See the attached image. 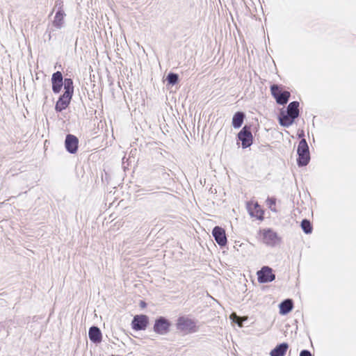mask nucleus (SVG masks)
Returning <instances> with one entry per match:
<instances>
[{
	"instance_id": "423d86ee",
	"label": "nucleus",
	"mask_w": 356,
	"mask_h": 356,
	"mask_svg": "<svg viewBox=\"0 0 356 356\" xmlns=\"http://www.w3.org/2000/svg\"><path fill=\"white\" fill-rule=\"evenodd\" d=\"M258 282L259 283H266L275 280V275L273 273L272 268L268 266H264L257 273Z\"/></svg>"
},
{
	"instance_id": "2eb2a0df",
	"label": "nucleus",
	"mask_w": 356,
	"mask_h": 356,
	"mask_svg": "<svg viewBox=\"0 0 356 356\" xmlns=\"http://www.w3.org/2000/svg\"><path fill=\"white\" fill-rule=\"evenodd\" d=\"M90 339L96 343H100L102 340V334L100 330L95 326L91 327L88 332Z\"/></svg>"
},
{
	"instance_id": "f8f14e48",
	"label": "nucleus",
	"mask_w": 356,
	"mask_h": 356,
	"mask_svg": "<svg viewBox=\"0 0 356 356\" xmlns=\"http://www.w3.org/2000/svg\"><path fill=\"white\" fill-rule=\"evenodd\" d=\"M65 145L70 153L74 154L78 149L79 139L74 135L68 134L65 138Z\"/></svg>"
},
{
	"instance_id": "393cba45",
	"label": "nucleus",
	"mask_w": 356,
	"mask_h": 356,
	"mask_svg": "<svg viewBox=\"0 0 356 356\" xmlns=\"http://www.w3.org/2000/svg\"><path fill=\"white\" fill-rule=\"evenodd\" d=\"M300 356H312V355L309 351L304 350L300 352Z\"/></svg>"
},
{
	"instance_id": "f03ea898",
	"label": "nucleus",
	"mask_w": 356,
	"mask_h": 356,
	"mask_svg": "<svg viewBox=\"0 0 356 356\" xmlns=\"http://www.w3.org/2000/svg\"><path fill=\"white\" fill-rule=\"evenodd\" d=\"M258 234L261 241L269 246H275L280 241V238L272 229H259Z\"/></svg>"
},
{
	"instance_id": "5701e85b",
	"label": "nucleus",
	"mask_w": 356,
	"mask_h": 356,
	"mask_svg": "<svg viewBox=\"0 0 356 356\" xmlns=\"http://www.w3.org/2000/svg\"><path fill=\"white\" fill-rule=\"evenodd\" d=\"M230 318L232 319L233 321L237 323L240 327L242 326V321H241V318L238 316L235 313L231 314Z\"/></svg>"
},
{
	"instance_id": "7ed1b4c3",
	"label": "nucleus",
	"mask_w": 356,
	"mask_h": 356,
	"mask_svg": "<svg viewBox=\"0 0 356 356\" xmlns=\"http://www.w3.org/2000/svg\"><path fill=\"white\" fill-rule=\"evenodd\" d=\"M298 163L300 166H304L307 165L310 160V155L309 152V147L307 143L305 138H302L299 142L298 146Z\"/></svg>"
},
{
	"instance_id": "412c9836",
	"label": "nucleus",
	"mask_w": 356,
	"mask_h": 356,
	"mask_svg": "<svg viewBox=\"0 0 356 356\" xmlns=\"http://www.w3.org/2000/svg\"><path fill=\"white\" fill-rule=\"evenodd\" d=\"M301 227L306 234H311L313 229L311 222L307 219L302 221Z\"/></svg>"
},
{
	"instance_id": "4be33fe9",
	"label": "nucleus",
	"mask_w": 356,
	"mask_h": 356,
	"mask_svg": "<svg viewBox=\"0 0 356 356\" xmlns=\"http://www.w3.org/2000/svg\"><path fill=\"white\" fill-rule=\"evenodd\" d=\"M167 80L171 84H175L178 81V76L176 74L170 73L168 75Z\"/></svg>"
},
{
	"instance_id": "f257e3e1",
	"label": "nucleus",
	"mask_w": 356,
	"mask_h": 356,
	"mask_svg": "<svg viewBox=\"0 0 356 356\" xmlns=\"http://www.w3.org/2000/svg\"><path fill=\"white\" fill-rule=\"evenodd\" d=\"M299 103L291 102L287 107V114L280 117V124L284 127L291 126L299 115Z\"/></svg>"
},
{
	"instance_id": "a878e982",
	"label": "nucleus",
	"mask_w": 356,
	"mask_h": 356,
	"mask_svg": "<svg viewBox=\"0 0 356 356\" xmlns=\"http://www.w3.org/2000/svg\"><path fill=\"white\" fill-rule=\"evenodd\" d=\"M140 304H141V306H142L143 307H145V305H146V304H145V302H141V303H140Z\"/></svg>"
},
{
	"instance_id": "f3484780",
	"label": "nucleus",
	"mask_w": 356,
	"mask_h": 356,
	"mask_svg": "<svg viewBox=\"0 0 356 356\" xmlns=\"http://www.w3.org/2000/svg\"><path fill=\"white\" fill-rule=\"evenodd\" d=\"M64 17L65 13L64 11L61 9L58 10L55 15L54 21H53V25L56 28H60L64 22Z\"/></svg>"
},
{
	"instance_id": "1a4fd4ad",
	"label": "nucleus",
	"mask_w": 356,
	"mask_h": 356,
	"mask_svg": "<svg viewBox=\"0 0 356 356\" xmlns=\"http://www.w3.org/2000/svg\"><path fill=\"white\" fill-rule=\"evenodd\" d=\"M170 323L163 317H160L155 321L154 331L159 334H165L169 332Z\"/></svg>"
},
{
	"instance_id": "20e7f679",
	"label": "nucleus",
	"mask_w": 356,
	"mask_h": 356,
	"mask_svg": "<svg viewBox=\"0 0 356 356\" xmlns=\"http://www.w3.org/2000/svg\"><path fill=\"white\" fill-rule=\"evenodd\" d=\"M177 328L186 333H191L197 331V327L193 320L181 316L177 319Z\"/></svg>"
},
{
	"instance_id": "0eeeda50",
	"label": "nucleus",
	"mask_w": 356,
	"mask_h": 356,
	"mask_svg": "<svg viewBox=\"0 0 356 356\" xmlns=\"http://www.w3.org/2000/svg\"><path fill=\"white\" fill-rule=\"evenodd\" d=\"M238 138L242 143L243 148H247L252 144L253 136L250 127L245 126L238 134Z\"/></svg>"
},
{
	"instance_id": "4468645a",
	"label": "nucleus",
	"mask_w": 356,
	"mask_h": 356,
	"mask_svg": "<svg viewBox=\"0 0 356 356\" xmlns=\"http://www.w3.org/2000/svg\"><path fill=\"white\" fill-rule=\"evenodd\" d=\"M72 96L70 95L63 93L58 99L56 103L55 110L57 112H61L66 109L71 102Z\"/></svg>"
},
{
	"instance_id": "ddd939ff",
	"label": "nucleus",
	"mask_w": 356,
	"mask_h": 356,
	"mask_svg": "<svg viewBox=\"0 0 356 356\" xmlns=\"http://www.w3.org/2000/svg\"><path fill=\"white\" fill-rule=\"evenodd\" d=\"M52 90L54 93H59L63 85L62 73L59 71L54 72L51 76Z\"/></svg>"
},
{
	"instance_id": "6e6552de",
	"label": "nucleus",
	"mask_w": 356,
	"mask_h": 356,
	"mask_svg": "<svg viewBox=\"0 0 356 356\" xmlns=\"http://www.w3.org/2000/svg\"><path fill=\"white\" fill-rule=\"evenodd\" d=\"M247 209L252 217H254L259 220L264 219V212L261 207L257 202L251 201L248 202Z\"/></svg>"
},
{
	"instance_id": "dca6fc26",
	"label": "nucleus",
	"mask_w": 356,
	"mask_h": 356,
	"mask_svg": "<svg viewBox=\"0 0 356 356\" xmlns=\"http://www.w3.org/2000/svg\"><path fill=\"white\" fill-rule=\"evenodd\" d=\"M288 348L289 345L286 343H282L271 350L270 356H284Z\"/></svg>"
},
{
	"instance_id": "aec40b11",
	"label": "nucleus",
	"mask_w": 356,
	"mask_h": 356,
	"mask_svg": "<svg viewBox=\"0 0 356 356\" xmlns=\"http://www.w3.org/2000/svg\"><path fill=\"white\" fill-rule=\"evenodd\" d=\"M64 93L70 95L72 96L74 92L73 81L71 79H65L64 81Z\"/></svg>"
},
{
	"instance_id": "6ab92c4d",
	"label": "nucleus",
	"mask_w": 356,
	"mask_h": 356,
	"mask_svg": "<svg viewBox=\"0 0 356 356\" xmlns=\"http://www.w3.org/2000/svg\"><path fill=\"white\" fill-rule=\"evenodd\" d=\"M244 114L241 112L236 113L232 119V125L234 128H239L243 122Z\"/></svg>"
},
{
	"instance_id": "a211bd4d",
	"label": "nucleus",
	"mask_w": 356,
	"mask_h": 356,
	"mask_svg": "<svg viewBox=\"0 0 356 356\" xmlns=\"http://www.w3.org/2000/svg\"><path fill=\"white\" fill-rule=\"evenodd\" d=\"M293 302L290 299L285 300L280 305V313L286 314L293 309Z\"/></svg>"
},
{
	"instance_id": "39448f33",
	"label": "nucleus",
	"mask_w": 356,
	"mask_h": 356,
	"mask_svg": "<svg viewBox=\"0 0 356 356\" xmlns=\"http://www.w3.org/2000/svg\"><path fill=\"white\" fill-rule=\"evenodd\" d=\"M270 91L277 103L280 105L286 104L291 96L289 91H282V88L277 85L271 86Z\"/></svg>"
},
{
	"instance_id": "9b49d317",
	"label": "nucleus",
	"mask_w": 356,
	"mask_h": 356,
	"mask_svg": "<svg viewBox=\"0 0 356 356\" xmlns=\"http://www.w3.org/2000/svg\"><path fill=\"white\" fill-rule=\"evenodd\" d=\"M215 241L220 246H225L227 243L225 231L223 228L216 226L212 231Z\"/></svg>"
},
{
	"instance_id": "b1692460",
	"label": "nucleus",
	"mask_w": 356,
	"mask_h": 356,
	"mask_svg": "<svg viewBox=\"0 0 356 356\" xmlns=\"http://www.w3.org/2000/svg\"><path fill=\"white\" fill-rule=\"evenodd\" d=\"M267 203L269 205L270 207H271L273 205H275L276 204V200L275 198L273 197H271V198H268L267 200Z\"/></svg>"
},
{
	"instance_id": "9d476101",
	"label": "nucleus",
	"mask_w": 356,
	"mask_h": 356,
	"mask_svg": "<svg viewBox=\"0 0 356 356\" xmlns=\"http://www.w3.org/2000/svg\"><path fill=\"white\" fill-rule=\"evenodd\" d=\"M149 323L148 317L146 315H136L131 322L132 328L134 330H145Z\"/></svg>"
}]
</instances>
